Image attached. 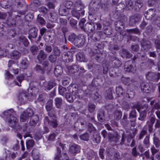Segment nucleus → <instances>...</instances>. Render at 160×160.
Masks as SVG:
<instances>
[{"instance_id":"obj_1","label":"nucleus","mask_w":160,"mask_h":160,"mask_svg":"<svg viewBox=\"0 0 160 160\" xmlns=\"http://www.w3.org/2000/svg\"><path fill=\"white\" fill-rule=\"evenodd\" d=\"M67 88L68 92L66 93L65 97L69 102H72L74 99L80 98L76 87L73 88L72 86H69Z\"/></svg>"},{"instance_id":"obj_2","label":"nucleus","mask_w":160,"mask_h":160,"mask_svg":"<svg viewBox=\"0 0 160 160\" xmlns=\"http://www.w3.org/2000/svg\"><path fill=\"white\" fill-rule=\"evenodd\" d=\"M33 114V111L30 108L27 109L26 111L23 112L20 117V121L22 122H25L29 117L32 116Z\"/></svg>"},{"instance_id":"obj_3","label":"nucleus","mask_w":160,"mask_h":160,"mask_svg":"<svg viewBox=\"0 0 160 160\" xmlns=\"http://www.w3.org/2000/svg\"><path fill=\"white\" fill-rule=\"evenodd\" d=\"M52 101L49 100L46 106L48 115L50 117H54L55 116V111L54 108H52Z\"/></svg>"},{"instance_id":"obj_4","label":"nucleus","mask_w":160,"mask_h":160,"mask_svg":"<svg viewBox=\"0 0 160 160\" xmlns=\"http://www.w3.org/2000/svg\"><path fill=\"white\" fill-rule=\"evenodd\" d=\"M130 62V61H128L125 63L124 66V70L126 72H131L134 73L136 70V67L133 64H129Z\"/></svg>"},{"instance_id":"obj_5","label":"nucleus","mask_w":160,"mask_h":160,"mask_svg":"<svg viewBox=\"0 0 160 160\" xmlns=\"http://www.w3.org/2000/svg\"><path fill=\"white\" fill-rule=\"evenodd\" d=\"M9 125L11 127L16 129L18 126V120L14 116L7 119Z\"/></svg>"},{"instance_id":"obj_6","label":"nucleus","mask_w":160,"mask_h":160,"mask_svg":"<svg viewBox=\"0 0 160 160\" xmlns=\"http://www.w3.org/2000/svg\"><path fill=\"white\" fill-rule=\"evenodd\" d=\"M85 39L84 36H82L80 37L76 38L74 40V43L78 47L82 46L85 42Z\"/></svg>"},{"instance_id":"obj_7","label":"nucleus","mask_w":160,"mask_h":160,"mask_svg":"<svg viewBox=\"0 0 160 160\" xmlns=\"http://www.w3.org/2000/svg\"><path fill=\"white\" fill-rule=\"evenodd\" d=\"M85 30L89 32H93L95 30V26L94 22H88L85 26Z\"/></svg>"},{"instance_id":"obj_8","label":"nucleus","mask_w":160,"mask_h":160,"mask_svg":"<svg viewBox=\"0 0 160 160\" xmlns=\"http://www.w3.org/2000/svg\"><path fill=\"white\" fill-rule=\"evenodd\" d=\"M155 11L153 9H149L145 13V17L146 19L151 20L155 16Z\"/></svg>"},{"instance_id":"obj_9","label":"nucleus","mask_w":160,"mask_h":160,"mask_svg":"<svg viewBox=\"0 0 160 160\" xmlns=\"http://www.w3.org/2000/svg\"><path fill=\"white\" fill-rule=\"evenodd\" d=\"M141 88L142 92L148 93L150 90L151 88L148 83L145 82H142L141 84Z\"/></svg>"},{"instance_id":"obj_10","label":"nucleus","mask_w":160,"mask_h":160,"mask_svg":"<svg viewBox=\"0 0 160 160\" xmlns=\"http://www.w3.org/2000/svg\"><path fill=\"white\" fill-rule=\"evenodd\" d=\"M69 152L72 154L78 153L80 152V148L77 144L72 145L69 148Z\"/></svg>"},{"instance_id":"obj_11","label":"nucleus","mask_w":160,"mask_h":160,"mask_svg":"<svg viewBox=\"0 0 160 160\" xmlns=\"http://www.w3.org/2000/svg\"><path fill=\"white\" fill-rule=\"evenodd\" d=\"M15 113L13 111V110L10 109L8 110L5 111L3 113V116H2V117L4 118V116H6L7 119L10 118L12 116H14ZM2 117V116H1Z\"/></svg>"},{"instance_id":"obj_12","label":"nucleus","mask_w":160,"mask_h":160,"mask_svg":"<svg viewBox=\"0 0 160 160\" xmlns=\"http://www.w3.org/2000/svg\"><path fill=\"white\" fill-rule=\"evenodd\" d=\"M45 122H47L53 128H55L57 127L58 124L57 120L55 119H54L50 121L48 117H45L44 119Z\"/></svg>"},{"instance_id":"obj_13","label":"nucleus","mask_w":160,"mask_h":160,"mask_svg":"<svg viewBox=\"0 0 160 160\" xmlns=\"http://www.w3.org/2000/svg\"><path fill=\"white\" fill-rule=\"evenodd\" d=\"M47 56V54L44 53L43 50H41L38 53L37 58L40 62H42L46 58Z\"/></svg>"},{"instance_id":"obj_14","label":"nucleus","mask_w":160,"mask_h":160,"mask_svg":"<svg viewBox=\"0 0 160 160\" xmlns=\"http://www.w3.org/2000/svg\"><path fill=\"white\" fill-rule=\"evenodd\" d=\"M97 117L98 121L101 122H103L105 121V118L104 111L102 110H99L98 114Z\"/></svg>"},{"instance_id":"obj_15","label":"nucleus","mask_w":160,"mask_h":160,"mask_svg":"<svg viewBox=\"0 0 160 160\" xmlns=\"http://www.w3.org/2000/svg\"><path fill=\"white\" fill-rule=\"evenodd\" d=\"M77 60L80 62H85V55L83 52H78L76 55Z\"/></svg>"},{"instance_id":"obj_16","label":"nucleus","mask_w":160,"mask_h":160,"mask_svg":"<svg viewBox=\"0 0 160 160\" xmlns=\"http://www.w3.org/2000/svg\"><path fill=\"white\" fill-rule=\"evenodd\" d=\"M67 68L69 72L72 73H74L79 71V66L76 65L67 66Z\"/></svg>"},{"instance_id":"obj_17","label":"nucleus","mask_w":160,"mask_h":160,"mask_svg":"<svg viewBox=\"0 0 160 160\" xmlns=\"http://www.w3.org/2000/svg\"><path fill=\"white\" fill-rule=\"evenodd\" d=\"M38 30L35 28H32L31 29L29 32L28 38H30V37L33 38H35L37 35Z\"/></svg>"},{"instance_id":"obj_18","label":"nucleus","mask_w":160,"mask_h":160,"mask_svg":"<svg viewBox=\"0 0 160 160\" xmlns=\"http://www.w3.org/2000/svg\"><path fill=\"white\" fill-rule=\"evenodd\" d=\"M133 7V3L131 0H128L126 2L124 8L127 10H131Z\"/></svg>"},{"instance_id":"obj_19","label":"nucleus","mask_w":160,"mask_h":160,"mask_svg":"<svg viewBox=\"0 0 160 160\" xmlns=\"http://www.w3.org/2000/svg\"><path fill=\"white\" fill-rule=\"evenodd\" d=\"M24 76L23 74H21L20 75L18 76L17 77V80L19 82L18 83L16 81H14V83L16 85L18 86H21V82L24 79Z\"/></svg>"},{"instance_id":"obj_20","label":"nucleus","mask_w":160,"mask_h":160,"mask_svg":"<svg viewBox=\"0 0 160 160\" xmlns=\"http://www.w3.org/2000/svg\"><path fill=\"white\" fill-rule=\"evenodd\" d=\"M72 16L79 19L80 17V10L78 8L74 9L72 11Z\"/></svg>"},{"instance_id":"obj_21","label":"nucleus","mask_w":160,"mask_h":160,"mask_svg":"<svg viewBox=\"0 0 160 160\" xmlns=\"http://www.w3.org/2000/svg\"><path fill=\"white\" fill-rule=\"evenodd\" d=\"M64 55L66 57V59H68L69 62H72V61L73 52L70 51L65 52Z\"/></svg>"},{"instance_id":"obj_22","label":"nucleus","mask_w":160,"mask_h":160,"mask_svg":"<svg viewBox=\"0 0 160 160\" xmlns=\"http://www.w3.org/2000/svg\"><path fill=\"white\" fill-rule=\"evenodd\" d=\"M62 72V68L61 66H58L56 67L54 69V73L57 77L61 75Z\"/></svg>"},{"instance_id":"obj_23","label":"nucleus","mask_w":160,"mask_h":160,"mask_svg":"<svg viewBox=\"0 0 160 160\" xmlns=\"http://www.w3.org/2000/svg\"><path fill=\"white\" fill-rule=\"evenodd\" d=\"M93 138L96 143H99L100 142L101 137L99 133L98 132H94L93 135Z\"/></svg>"},{"instance_id":"obj_24","label":"nucleus","mask_w":160,"mask_h":160,"mask_svg":"<svg viewBox=\"0 0 160 160\" xmlns=\"http://www.w3.org/2000/svg\"><path fill=\"white\" fill-rule=\"evenodd\" d=\"M157 76L156 74L153 72H148L146 75V78L148 80H152L155 78Z\"/></svg>"},{"instance_id":"obj_25","label":"nucleus","mask_w":160,"mask_h":160,"mask_svg":"<svg viewBox=\"0 0 160 160\" xmlns=\"http://www.w3.org/2000/svg\"><path fill=\"white\" fill-rule=\"evenodd\" d=\"M11 58L14 59H18L20 56V53L17 51H15L11 53Z\"/></svg>"},{"instance_id":"obj_26","label":"nucleus","mask_w":160,"mask_h":160,"mask_svg":"<svg viewBox=\"0 0 160 160\" xmlns=\"http://www.w3.org/2000/svg\"><path fill=\"white\" fill-rule=\"evenodd\" d=\"M27 125L25 124L23 126L20 128L19 126H18L16 129L18 131H19L21 133H22L27 131Z\"/></svg>"},{"instance_id":"obj_27","label":"nucleus","mask_w":160,"mask_h":160,"mask_svg":"<svg viewBox=\"0 0 160 160\" xmlns=\"http://www.w3.org/2000/svg\"><path fill=\"white\" fill-rule=\"evenodd\" d=\"M53 52L54 55L57 57H58L60 56L61 53V50L57 47H55L53 48Z\"/></svg>"},{"instance_id":"obj_28","label":"nucleus","mask_w":160,"mask_h":160,"mask_svg":"<svg viewBox=\"0 0 160 160\" xmlns=\"http://www.w3.org/2000/svg\"><path fill=\"white\" fill-rule=\"evenodd\" d=\"M141 44L145 49H148L151 47V43L149 41H146L142 42Z\"/></svg>"},{"instance_id":"obj_29","label":"nucleus","mask_w":160,"mask_h":160,"mask_svg":"<svg viewBox=\"0 0 160 160\" xmlns=\"http://www.w3.org/2000/svg\"><path fill=\"white\" fill-rule=\"evenodd\" d=\"M19 41L22 42L25 46H28L29 42L27 38L24 36H21L19 37Z\"/></svg>"},{"instance_id":"obj_30","label":"nucleus","mask_w":160,"mask_h":160,"mask_svg":"<svg viewBox=\"0 0 160 160\" xmlns=\"http://www.w3.org/2000/svg\"><path fill=\"white\" fill-rule=\"evenodd\" d=\"M55 104L57 107L59 108L62 104V99L61 98H57L55 99Z\"/></svg>"},{"instance_id":"obj_31","label":"nucleus","mask_w":160,"mask_h":160,"mask_svg":"<svg viewBox=\"0 0 160 160\" xmlns=\"http://www.w3.org/2000/svg\"><path fill=\"white\" fill-rule=\"evenodd\" d=\"M26 144L27 148L29 149L33 147L34 141L33 140H29L26 142Z\"/></svg>"},{"instance_id":"obj_32","label":"nucleus","mask_w":160,"mask_h":160,"mask_svg":"<svg viewBox=\"0 0 160 160\" xmlns=\"http://www.w3.org/2000/svg\"><path fill=\"white\" fill-rule=\"evenodd\" d=\"M118 135L117 134L116 136H115L112 134L110 133L108 135V138L109 140L111 141L117 142L118 139Z\"/></svg>"},{"instance_id":"obj_33","label":"nucleus","mask_w":160,"mask_h":160,"mask_svg":"<svg viewBox=\"0 0 160 160\" xmlns=\"http://www.w3.org/2000/svg\"><path fill=\"white\" fill-rule=\"evenodd\" d=\"M153 143L157 148L160 146V141L159 139L157 137L154 136L153 138Z\"/></svg>"},{"instance_id":"obj_34","label":"nucleus","mask_w":160,"mask_h":160,"mask_svg":"<svg viewBox=\"0 0 160 160\" xmlns=\"http://www.w3.org/2000/svg\"><path fill=\"white\" fill-rule=\"evenodd\" d=\"M107 0H101L100 4L101 5V8L105 10L107 8Z\"/></svg>"},{"instance_id":"obj_35","label":"nucleus","mask_w":160,"mask_h":160,"mask_svg":"<svg viewBox=\"0 0 160 160\" xmlns=\"http://www.w3.org/2000/svg\"><path fill=\"white\" fill-rule=\"evenodd\" d=\"M122 113L121 112L116 111L114 114V118L116 120H118L121 118Z\"/></svg>"},{"instance_id":"obj_36","label":"nucleus","mask_w":160,"mask_h":160,"mask_svg":"<svg viewBox=\"0 0 160 160\" xmlns=\"http://www.w3.org/2000/svg\"><path fill=\"white\" fill-rule=\"evenodd\" d=\"M123 89L121 86H119L116 88V92L117 94L119 96L123 95Z\"/></svg>"},{"instance_id":"obj_37","label":"nucleus","mask_w":160,"mask_h":160,"mask_svg":"<svg viewBox=\"0 0 160 160\" xmlns=\"http://www.w3.org/2000/svg\"><path fill=\"white\" fill-rule=\"evenodd\" d=\"M72 5V2L70 1H66L64 3V6L67 9H70Z\"/></svg>"},{"instance_id":"obj_38","label":"nucleus","mask_w":160,"mask_h":160,"mask_svg":"<svg viewBox=\"0 0 160 160\" xmlns=\"http://www.w3.org/2000/svg\"><path fill=\"white\" fill-rule=\"evenodd\" d=\"M66 91L67 89L66 88H64L62 86H60L58 87V92L60 95H63Z\"/></svg>"},{"instance_id":"obj_39","label":"nucleus","mask_w":160,"mask_h":160,"mask_svg":"<svg viewBox=\"0 0 160 160\" xmlns=\"http://www.w3.org/2000/svg\"><path fill=\"white\" fill-rule=\"evenodd\" d=\"M50 20L52 22L56 21L57 18V15L56 13H51L50 14Z\"/></svg>"},{"instance_id":"obj_40","label":"nucleus","mask_w":160,"mask_h":160,"mask_svg":"<svg viewBox=\"0 0 160 160\" xmlns=\"http://www.w3.org/2000/svg\"><path fill=\"white\" fill-rule=\"evenodd\" d=\"M113 63L114 64L115 67L118 68L120 67L122 64L121 61L118 59H115L113 61Z\"/></svg>"},{"instance_id":"obj_41","label":"nucleus","mask_w":160,"mask_h":160,"mask_svg":"<svg viewBox=\"0 0 160 160\" xmlns=\"http://www.w3.org/2000/svg\"><path fill=\"white\" fill-rule=\"evenodd\" d=\"M146 133L147 130L144 128H143L140 133L138 140H140L142 139Z\"/></svg>"},{"instance_id":"obj_42","label":"nucleus","mask_w":160,"mask_h":160,"mask_svg":"<svg viewBox=\"0 0 160 160\" xmlns=\"http://www.w3.org/2000/svg\"><path fill=\"white\" fill-rule=\"evenodd\" d=\"M143 143L146 146V147L148 148L149 146V136H146L144 138Z\"/></svg>"},{"instance_id":"obj_43","label":"nucleus","mask_w":160,"mask_h":160,"mask_svg":"<svg viewBox=\"0 0 160 160\" xmlns=\"http://www.w3.org/2000/svg\"><path fill=\"white\" fill-rule=\"evenodd\" d=\"M33 118L35 119H31L30 120V122L31 123L32 122H33V123L32 124V125H34L37 123L38 121L39 120V117L38 115H36L33 116Z\"/></svg>"},{"instance_id":"obj_44","label":"nucleus","mask_w":160,"mask_h":160,"mask_svg":"<svg viewBox=\"0 0 160 160\" xmlns=\"http://www.w3.org/2000/svg\"><path fill=\"white\" fill-rule=\"evenodd\" d=\"M92 97L96 101H99L101 99V96L96 92L92 96Z\"/></svg>"},{"instance_id":"obj_45","label":"nucleus","mask_w":160,"mask_h":160,"mask_svg":"<svg viewBox=\"0 0 160 160\" xmlns=\"http://www.w3.org/2000/svg\"><path fill=\"white\" fill-rule=\"evenodd\" d=\"M146 116V112L145 111H141L140 114V117L138 118V119L139 120L142 121Z\"/></svg>"},{"instance_id":"obj_46","label":"nucleus","mask_w":160,"mask_h":160,"mask_svg":"<svg viewBox=\"0 0 160 160\" xmlns=\"http://www.w3.org/2000/svg\"><path fill=\"white\" fill-rule=\"evenodd\" d=\"M122 80L123 83L127 85L128 86L129 85L131 82V81L130 79L128 78H122Z\"/></svg>"},{"instance_id":"obj_47","label":"nucleus","mask_w":160,"mask_h":160,"mask_svg":"<svg viewBox=\"0 0 160 160\" xmlns=\"http://www.w3.org/2000/svg\"><path fill=\"white\" fill-rule=\"evenodd\" d=\"M92 9H93L92 8H90L88 12V18L91 19V20H92V17L93 16L95 12V9H94L93 11H92Z\"/></svg>"},{"instance_id":"obj_48","label":"nucleus","mask_w":160,"mask_h":160,"mask_svg":"<svg viewBox=\"0 0 160 160\" xmlns=\"http://www.w3.org/2000/svg\"><path fill=\"white\" fill-rule=\"evenodd\" d=\"M95 109V107L94 104H90L88 105V110L89 112L92 113L93 112Z\"/></svg>"},{"instance_id":"obj_49","label":"nucleus","mask_w":160,"mask_h":160,"mask_svg":"<svg viewBox=\"0 0 160 160\" xmlns=\"http://www.w3.org/2000/svg\"><path fill=\"white\" fill-rule=\"evenodd\" d=\"M59 13L61 16H65L67 15L68 12L67 10L64 9L60 8L59 11Z\"/></svg>"},{"instance_id":"obj_50","label":"nucleus","mask_w":160,"mask_h":160,"mask_svg":"<svg viewBox=\"0 0 160 160\" xmlns=\"http://www.w3.org/2000/svg\"><path fill=\"white\" fill-rule=\"evenodd\" d=\"M76 8H78L80 7V9H82L83 8V5L82 3V2L80 1H78L76 2Z\"/></svg>"},{"instance_id":"obj_51","label":"nucleus","mask_w":160,"mask_h":160,"mask_svg":"<svg viewBox=\"0 0 160 160\" xmlns=\"http://www.w3.org/2000/svg\"><path fill=\"white\" fill-rule=\"evenodd\" d=\"M148 108V105L147 104H144L141 106V108L139 109L138 108H137V109L138 111H139L140 110H141V111L146 112Z\"/></svg>"},{"instance_id":"obj_52","label":"nucleus","mask_w":160,"mask_h":160,"mask_svg":"<svg viewBox=\"0 0 160 160\" xmlns=\"http://www.w3.org/2000/svg\"><path fill=\"white\" fill-rule=\"evenodd\" d=\"M57 57L54 55L51 54L49 57V60L51 62H54L56 60Z\"/></svg>"},{"instance_id":"obj_53","label":"nucleus","mask_w":160,"mask_h":160,"mask_svg":"<svg viewBox=\"0 0 160 160\" xmlns=\"http://www.w3.org/2000/svg\"><path fill=\"white\" fill-rule=\"evenodd\" d=\"M89 136L87 133H85L80 136L81 139L84 141H88V139Z\"/></svg>"},{"instance_id":"obj_54","label":"nucleus","mask_w":160,"mask_h":160,"mask_svg":"<svg viewBox=\"0 0 160 160\" xmlns=\"http://www.w3.org/2000/svg\"><path fill=\"white\" fill-rule=\"evenodd\" d=\"M36 70L38 72L43 74L44 72V70L42 68L41 66L39 65H37L35 67Z\"/></svg>"},{"instance_id":"obj_55","label":"nucleus","mask_w":160,"mask_h":160,"mask_svg":"<svg viewBox=\"0 0 160 160\" xmlns=\"http://www.w3.org/2000/svg\"><path fill=\"white\" fill-rule=\"evenodd\" d=\"M69 78L68 77L64 78L62 81V84L63 86H66L69 83Z\"/></svg>"},{"instance_id":"obj_56","label":"nucleus","mask_w":160,"mask_h":160,"mask_svg":"<svg viewBox=\"0 0 160 160\" xmlns=\"http://www.w3.org/2000/svg\"><path fill=\"white\" fill-rule=\"evenodd\" d=\"M55 85V83L53 82H49L48 83L47 87H46V89L48 90H50L52 88L53 86Z\"/></svg>"},{"instance_id":"obj_57","label":"nucleus","mask_w":160,"mask_h":160,"mask_svg":"<svg viewBox=\"0 0 160 160\" xmlns=\"http://www.w3.org/2000/svg\"><path fill=\"white\" fill-rule=\"evenodd\" d=\"M63 158V155H61V154L56 153L54 158V160H62Z\"/></svg>"},{"instance_id":"obj_58","label":"nucleus","mask_w":160,"mask_h":160,"mask_svg":"<svg viewBox=\"0 0 160 160\" xmlns=\"http://www.w3.org/2000/svg\"><path fill=\"white\" fill-rule=\"evenodd\" d=\"M30 49L32 54H34L37 52L38 48L35 46H33L31 47Z\"/></svg>"},{"instance_id":"obj_59","label":"nucleus","mask_w":160,"mask_h":160,"mask_svg":"<svg viewBox=\"0 0 160 160\" xmlns=\"http://www.w3.org/2000/svg\"><path fill=\"white\" fill-rule=\"evenodd\" d=\"M24 98H26V96L24 93L20 94L18 96V100L21 102H24Z\"/></svg>"},{"instance_id":"obj_60","label":"nucleus","mask_w":160,"mask_h":160,"mask_svg":"<svg viewBox=\"0 0 160 160\" xmlns=\"http://www.w3.org/2000/svg\"><path fill=\"white\" fill-rule=\"evenodd\" d=\"M128 32H132L135 34H138L139 33V30L137 28L129 29L128 30Z\"/></svg>"},{"instance_id":"obj_61","label":"nucleus","mask_w":160,"mask_h":160,"mask_svg":"<svg viewBox=\"0 0 160 160\" xmlns=\"http://www.w3.org/2000/svg\"><path fill=\"white\" fill-rule=\"evenodd\" d=\"M136 111L133 110L131 111L129 115V118H136Z\"/></svg>"},{"instance_id":"obj_62","label":"nucleus","mask_w":160,"mask_h":160,"mask_svg":"<svg viewBox=\"0 0 160 160\" xmlns=\"http://www.w3.org/2000/svg\"><path fill=\"white\" fill-rule=\"evenodd\" d=\"M142 3L140 0H137L135 2V5L137 6L139 8H140L142 6Z\"/></svg>"},{"instance_id":"obj_63","label":"nucleus","mask_w":160,"mask_h":160,"mask_svg":"<svg viewBox=\"0 0 160 160\" xmlns=\"http://www.w3.org/2000/svg\"><path fill=\"white\" fill-rule=\"evenodd\" d=\"M48 11V10L46 8L44 7H42L41 8L40 12L43 14H46Z\"/></svg>"},{"instance_id":"obj_64","label":"nucleus","mask_w":160,"mask_h":160,"mask_svg":"<svg viewBox=\"0 0 160 160\" xmlns=\"http://www.w3.org/2000/svg\"><path fill=\"white\" fill-rule=\"evenodd\" d=\"M155 42L157 49L160 50V40L158 39H156L155 40Z\"/></svg>"}]
</instances>
